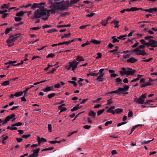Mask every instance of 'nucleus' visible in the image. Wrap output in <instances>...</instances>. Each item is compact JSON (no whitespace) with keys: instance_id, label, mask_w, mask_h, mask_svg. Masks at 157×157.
<instances>
[{"instance_id":"1","label":"nucleus","mask_w":157,"mask_h":157,"mask_svg":"<svg viewBox=\"0 0 157 157\" xmlns=\"http://www.w3.org/2000/svg\"><path fill=\"white\" fill-rule=\"evenodd\" d=\"M50 11L49 10L39 9H37L34 12V15L31 17L32 19L36 18H39L42 17H42V19L45 21L47 20L50 16Z\"/></svg>"},{"instance_id":"2","label":"nucleus","mask_w":157,"mask_h":157,"mask_svg":"<svg viewBox=\"0 0 157 157\" xmlns=\"http://www.w3.org/2000/svg\"><path fill=\"white\" fill-rule=\"evenodd\" d=\"M79 63L74 60L72 62H69V65L67 66L66 67V68L67 70L69 71L71 70V68H72V70L74 71V70L77 68V66Z\"/></svg>"},{"instance_id":"3","label":"nucleus","mask_w":157,"mask_h":157,"mask_svg":"<svg viewBox=\"0 0 157 157\" xmlns=\"http://www.w3.org/2000/svg\"><path fill=\"white\" fill-rule=\"evenodd\" d=\"M17 34H16L15 35H13L10 34L9 38L6 40L7 43L10 44L16 40L19 36H17Z\"/></svg>"},{"instance_id":"4","label":"nucleus","mask_w":157,"mask_h":157,"mask_svg":"<svg viewBox=\"0 0 157 157\" xmlns=\"http://www.w3.org/2000/svg\"><path fill=\"white\" fill-rule=\"evenodd\" d=\"M144 99H142L140 97L137 98L136 96H135V97L133 98V101L134 102L136 103L141 104H143V102L144 101Z\"/></svg>"},{"instance_id":"5","label":"nucleus","mask_w":157,"mask_h":157,"mask_svg":"<svg viewBox=\"0 0 157 157\" xmlns=\"http://www.w3.org/2000/svg\"><path fill=\"white\" fill-rule=\"evenodd\" d=\"M128 70L126 71L127 75H133L134 73L136 72V70L132 71V69L129 68H127Z\"/></svg>"},{"instance_id":"6","label":"nucleus","mask_w":157,"mask_h":157,"mask_svg":"<svg viewBox=\"0 0 157 157\" xmlns=\"http://www.w3.org/2000/svg\"><path fill=\"white\" fill-rule=\"evenodd\" d=\"M155 40L153 39H149V42L147 43V47L150 46L151 48H153L152 46H154L155 44Z\"/></svg>"},{"instance_id":"7","label":"nucleus","mask_w":157,"mask_h":157,"mask_svg":"<svg viewBox=\"0 0 157 157\" xmlns=\"http://www.w3.org/2000/svg\"><path fill=\"white\" fill-rule=\"evenodd\" d=\"M37 141L39 144L44 142H46L47 140L44 138L43 137L40 138L39 136L37 137Z\"/></svg>"},{"instance_id":"8","label":"nucleus","mask_w":157,"mask_h":157,"mask_svg":"<svg viewBox=\"0 0 157 157\" xmlns=\"http://www.w3.org/2000/svg\"><path fill=\"white\" fill-rule=\"evenodd\" d=\"M54 89V86H48L45 88H44L42 90L44 92H46L53 90Z\"/></svg>"},{"instance_id":"9","label":"nucleus","mask_w":157,"mask_h":157,"mask_svg":"<svg viewBox=\"0 0 157 157\" xmlns=\"http://www.w3.org/2000/svg\"><path fill=\"white\" fill-rule=\"evenodd\" d=\"M40 148H38L36 150L33 151V152L31 154L32 157H36L38 155V153L40 151Z\"/></svg>"},{"instance_id":"10","label":"nucleus","mask_w":157,"mask_h":157,"mask_svg":"<svg viewBox=\"0 0 157 157\" xmlns=\"http://www.w3.org/2000/svg\"><path fill=\"white\" fill-rule=\"evenodd\" d=\"M138 61V59L134 58V57H131L130 58L127 60V62L128 63H134Z\"/></svg>"},{"instance_id":"11","label":"nucleus","mask_w":157,"mask_h":157,"mask_svg":"<svg viewBox=\"0 0 157 157\" xmlns=\"http://www.w3.org/2000/svg\"><path fill=\"white\" fill-rule=\"evenodd\" d=\"M16 116V115L14 113L11 114L10 115L6 117V118L5 119V121H8L10 119L13 118Z\"/></svg>"},{"instance_id":"12","label":"nucleus","mask_w":157,"mask_h":157,"mask_svg":"<svg viewBox=\"0 0 157 157\" xmlns=\"http://www.w3.org/2000/svg\"><path fill=\"white\" fill-rule=\"evenodd\" d=\"M144 11L147 12H149L150 13H154V12L157 11V9H155V8H150L149 9H145L144 10Z\"/></svg>"},{"instance_id":"13","label":"nucleus","mask_w":157,"mask_h":157,"mask_svg":"<svg viewBox=\"0 0 157 157\" xmlns=\"http://www.w3.org/2000/svg\"><path fill=\"white\" fill-rule=\"evenodd\" d=\"M135 54L137 55H140L143 56L148 55L147 53L145 52L144 50H141V52L138 53H136Z\"/></svg>"},{"instance_id":"14","label":"nucleus","mask_w":157,"mask_h":157,"mask_svg":"<svg viewBox=\"0 0 157 157\" xmlns=\"http://www.w3.org/2000/svg\"><path fill=\"white\" fill-rule=\"evenodd\" d=\"M129 88V86H125L123 88L119 87V90L121 92L125 91L128 90Z\"/></svg>"},{"instance_id":"15","label":"nucleus","mask_w":157,"mask_h":157,"mask_svg":"<svg viewBox=\"0 0 157 157\" xmlns=\"http://www.w3.org/2000/svg\"><path fill=\"white\" fill-rule=\"evenodd\" d=\"M121 70L122 71H124V72H123L122 71H120L119 73H120L121 75L122 76H124V75H126V69L125 67H122L121 68Z\"/></svg>"},{"instance_id":"16","label":"nucleus","mask_w":157,"mask_h":157,"mask_svg":"<svg viewBox=\"0 0 157 157\" xmlns=\"http://www.w3.org/2000/svg\"><path fill=\"white\" fill-rule=\"evenodd\" d=\"M152 85V84L150 82H149V81L146 83H145L144 84H142L140 85V87L141 88L142 87H144L146 86H151Z\"/></svg>"},{"instance_id":"17","label":"nucleus","mask_w":157,"mask_h":157,"mask_svg":"<svg viewBox=\"0 0 157 157\" xmlns=\"http://www.w3.org/2000/svg\"><path fill=\"white\" fill-rule=\"evenodd\" d=\"M12 80L11 79H9L8 81H5L1 83V85L2 86H6L9 85L10 84V81Z\"/></svg>"},{"instance_id":"18","label":"nucleus","mask_w":157,"mask_h":157,"mask_svg":"<svg viewBox=\"0 0 157 157\" xmlns=\"http://www.w3.org/2000/svg\"><path fill=\"white\" fill-rule=\"evenodd\" d=\"M80 0H71L69 2V7L71 6V5L75 4L79 1Z\"/></svg>"},{"instance_id":"19","label":"nucleus","mask_w":157,"mask_h":157,"mask_svg":"<svg viewBox=\"0 0 157 157\" xmlns=\"http://www.w3.org/2000/svg\"><path fill=\"white\" fill-rule=\"evenodd\" d=\"M26 12H24L23 11H21L16 13V15L17 17H21Z\"/></svg>"},{"instance_id":"20","label":"nucleus","mask_w":157,"mask_h":157,"mask_svg":"<svg viewBox=\"0 0 157 157\" xmlns=\"http://www.w3.org/2000/svg\"><path fill=\"white\" fill-rule=\"evenodd\" d=\"M119 21H118L115 20H113L112 22H111V24L114 23L115 25V26L114 27L115 28H118L119 27L118 23Z\"/></svg>"},{"instance_id":"21","label":"nucleus","mask_w":157,"mask_h":157,"mask_svg":"<svg viewBox=\"0 0 157 157\" xmlns=\"http://www.w3.org/2000/svg\"><path fill=\"white\" fill-rule=\"evenodd\" d=\"M90 42L93 43L94 44L97 45L100 44L101 43V41L93 39L91 40V41H90Z\"/></svg>"},{"instance_id":"22","label":"nucleus","mask_w":157,"mask_h":157,"mask_svg":"<svg viewBox=\"0 0 157 157\" xmlns=\"http://www.w3.org/2000/svg\"><path fill=\"white\" fill-rule=\"evenodd\" d=\"M79 104H77L72 109H71V110L72 112H73L74 111L77 110L79 109Z\"/></svg>"},{"instance_id":"23","label":"nucleus","mask_w":157,"mask_h":157,"mask_svg":"<svg viewBox=\"0 0 157 157\" xmlns=\"http://www.w3.org/2000/svg\"><path fill=\"white\" fill-rule=\"evenodd\" d=\"M115 114H119L123 112V109L120 108H118L115 109L114 111Z\"/></svg>"},{"instance_id":"24","label":"nucleus","mask_w":157,"mask_h":157,"mask_svg":"<svg viewBox=\"0 0 157 157\" xmlns=\"http://www.w3.org/2000/svg\"><path fill=\"white\" fill-rule=\"evenodd\" d=\"M10 7V3L7 4H4L2 6H1V9H4V8H6L8 9Z\"/></svg>"},{"instance_id":"25","label":"nucleus","mask_w":157,"mask_h":157,"mask_svg":"<svg viewBox=\"0 0 157 157\" xmlns=\"http://www.w3.org/2000/svg\"><path fill=\"white\" fill-rule=\"evenodd\" d=\"M39 4L36 3H34L33 5H32L31 8L34 9L37 8H40V6H39Z\"/></svg>"},{"instance_id":"26","label":"nucleus","mask_w":157,"mask_h":157,"mask_svg":"<svg viewBox=\"0 0 157 157\" xmlns=\"http://www.w3.org/2000/svg\"><path fill=\"white\" fill-rule=\"evenodd\" d=\"M23 94V92L22 91H19L18 92H16L14 94V95L16 97H19L21 96Z\"/></svg>"},{"instance_id":"27","label":"nucleus","mask_w":157,"mask_h":157,"mask_svg":"<svg viewBox=\"0 0 157 157\" xmlns=\"http://www.w3.org/2000/svg\"><path fill=\"white\" fill-rule=\"evenodd\" d=\"M96 115V113L93 111H91L89 113L88 115L93 117H95Z\"/></svg>"},{"instance_id":"28","label":"nucleus","mask_w":157,"mask_h":157,"mask_svg":"<svg viewBox=\"0 0 157 157\" xmlns=\"http://www.w3.org/2000/svg\"><path fill=\"white\" fill-rule=\"evenodd\" d=\"M71 26V24L65 25H59L57 26V28H62L63 27H70Z\"/></svg>"},{"instance_id":"29","label":"nucleus","mask_w":157,"mask_h":157,"mask_svg":"<svg viewBox=\"0 0 157 157\" xmlns=\"http://www.w3.org/2000/svg\"><path fill=\"white\" fill-rule=\"evenodd\" d=\"M115 48H116L115 49L109 51H108V52L110 53H113V54H115V52L118 51L117 49L118 48V47L117 46H115Z\"/></svg>"},{"instance_id":"30","label":"nucleus","mask_w":157,"mask_h":157,"mask_svg":"<svg viewBox=\"0 0 157 157\" xmlns=\"http://www.w3.org/2000/svg\"><path fill=\"white\" fill-rule=\"evenodd\" d=\"M142 75H138V77L132 80L131 81V82H136V81L138 80H139V79L142 77Z\"/></svg>"},{"instance_id":"31","label":"nucleus","mask_w":157,"mask_h":157,"mask_svg":"<svg viewBox=\"0 0 157 157\" xmlns=\"http://www.w3.org/2000/svg\"><path fill=\"white\" fill-rule=\"evenodd\" d=\"M76 60L77 61H79V62L84 61V59L83 58L82 56H77V58L76 59Z\"/></svg>"},{"instance_id":"32","label":"nucleus","mask_w":157,"mask_h":157,"mask_svg":"<svg viewBox=\"0 0 157 157\" xmlns=\"http://www.w3.org/2000/svg\"><path fill=\"white\" fill-rule=\"evenodd\" d=\"M12 28H7L5 32V34H7L9 33L10 31H12Z\"/></svg>"},{"instance_id":"33","label":"nucleus","mask_w":157,"mask_h":157,"mask_svg":"<svg viewBox=\"0 0 157 157\" xmlns=\"http://www.w3.org/2000/svg\"><path fill=\"white\" fill-rule=\"evenodd\" d=\"M61 142H62L61 141H56V140L52 141H48V142L49 143L52 144H55L56 143L59 144L60 143H61Z\"/></svg>"},{"instance_id":"34","label":"nucleus","mask_w":157,"mask_h":157,"mask_svg":"<svg viewBox=\"0 0 157 157\" xmlns=\"http://www.w3.org/2000/svg\"><path fill=\"white\" fill-rule=\"evenodd\" d=\"M56 94L55 93H52L48 95V97L49 99H51L52 97H54L56 95Z\"/></svg>"},{"instance_id":"35","label":"nucleus","mask_w":157,"mask_h":157,"mask_svg":"<svg viewBox=\"0 0 157 157\" xmlns=\"http://www.w3.org/2000/svg\"><path fill=\"white\" fill-rule=\"evenodd\" d=\"M22 123L20 122H18L17 123L15 124H12L11 125V126L12 127H15V126H21V125H22Z\"/></svg>"},{"instance_id":"36","label":"nucleus","mask_w":157,"mask_h":157,"mask_svg":"<svg viewBox=\"0 0 157 157\" xmlns=\"http://www.w3.org/2000/svg\"><path fill=\"white\" fill-rule=\"evenodd\" d=\"M140 42L143 45H146L147 47V43L144 40H140Z\"/></svg>"},{"instance_id":"37","label":"nucleus","mask_w":157,"mask_h":157,"mask_svg":"<svg viewBox=\"0 0 157 157\" xmlns=\"http://www.w3.org/2000/svg\"><path fill=\"white\" fill-rule=\"evenodd\" d=\"M70 14L69 12H66L60 13V15L62 17H64L66 15H68Z\"/></svg>"},{"instance_id":"38","label":"nucleus","mask_w":157,"mask_h":157,"mask_svg":"<svg viewBox=\"0 0 157 157\" xmlns=\"http://www.w3.org/2000/svg\"><path fill=\"white\" fill-rule=\"evenodd\" d=\"M7 129H10L11 130H17V128L16 127H11L10 126H8L7 127Z\"/></svg>"},{"instance_id":"39","label":"nucleus","mask_w":157,"mask_h":157,"mask_svg":"<svg viewBox=\"0 0 157 157\" xmlns=\"http://www.w3.org/2000/svg\"><path fill=\"white\" fill-rule=\"evenodd\" d=\"M105 109H103L101 110L98 111L97 112V115L98 116H99L104 111Z\"/></svg>"},{"instance_id":"40","label":"nucleus","mask_w":157,"mask_h":157,"mask_svg":"<svg viewBox=\"0 0 157 157\" xmlns=\"http://www.w3.org/2000/svg\"><path fill=\"white\" fill-rule=\"evenodd\" d=\"M154 139L153 138L152 140H149L148 141H144L142 143V144H149L150 142L152 141Z\"/></svg>"},{"instance_id":"41","label":"nucleus","mask_w":157,"mask_h":157,"mask_svg":"<svg viewBox=\"0 0 157 157\" xmlns=\"http://www.w3.org/2000/svg\"><path fill=\"white\" fill-rule=\"evenodd\" d=\"M59 66H57L56 68H53L52 70L49 72L48 73V74H52L56 70V69L58 68Z\"/></svg>"},{"instance_id":"42","label":"nucleus","mask_w":157,"mask_h":157,"mask_svg":"<svg viewBox=\"0 0 157 157\" xmlns=\"http://www.w3.org/2000/svg\"><path fill=\"white\" fill-rule=\"evenodd\" d=\"M114 110H113L110 107L108 109L107 111V112L108 113H112L113 115L115 114V113L114 112Z\"/></svg>"},{"instance_id":"43","label":"nucleus","mask_w":157,"mask_h":157,"mask_svg":"<svg viewBox=\"0 0 157 157\" xmlns=\"http://www.w3.org/2000/svg\"><path fill=\"white\" fill-rule=\"evenodd\" d=\"M153 101L151 100H147V101H146L143 102V104L147 105V104H149L150 102H152Z\"/></svg>"},{"instance_id":"44","label":"nucleus","mask_w":157,"mask_h":157,"mask_svg":"<svg viewBox=\"0 0 157 157\" xmlns=\"http://www.w3.org/2000/svg\"><path fill=\"white\" fill-rule=\"evenodd\" d=\"M48 131L49 132H52V125L50 124H48Z\"/></svg>"},{"instance_id":"45","label":"nucleus","mask_w":157,"mask_h":157,"mask_svg":"<svg viewBox=\"0 0 157 157\" xmlns=\"http://www.w3.org/2000/svg\"><path fill=\"white\" fill-rule=\"evenodd\" d=\"M69 42H68V41H64L62 43H59V45H61L64 44L68 45L69 44Z\"/></svg>"},{"instance_id":"46","label":"nucleus","mask_w":157,"mask_h":157,"mask_svg":"<svg viewBox=\"0 0 157 157\" xmlns=\"http://www.w3.org/2000/svg\"><path fill=\"white\" fill-rule=\"evenodd\" d=\"M22 19V18L20 17H15L14 18L15 21L17 22H19L21 21Z\"/></svg>"},{"instance_id":"47","label":"nucleus","mask_w":157,"mask_h":157,"mask_svg":"<svg viewBox=\"0 0 157 157\" xmlns=\"http://www.w3.org/2000/svg\"><path fill=\"white\" fill-rule=\"evenodd\" d=\"M41 28V27H39V26L36 27H33V28H31L30 29V30H37L39 29H40Z\"/></svg>"},{"instance_id":"48","label":"nucleus","mask_w":157,"mask_h":157,"mask_svg":"<svg viewBox=\"0 0 157 157\" xmlns=\"http://www.w3.org/2000/svg\"><path fill=\"white\" fill-rule=\"evenodd\" d=\"M78 132V131H74L72 132H69V134L67 136V137H69L71 136L74 133H76Z\"/></svg>"},{"instance_id":"49","label":"nucleus","mask_w":157,"mask_h":157,"mask_svg":"<svg viewBox=\"0 0 157 157\" xmlns=\"http://www.w3.org/2000/svg\"><path fill=\"white\" fill-rule=\"evenodd\" d=\"M55 54L53 53H50L48 55V56H47V58H49V57H51V58H53L55 56Z\"/></svg>"},{"instance_id":"50","label":"nucleus","mask_w":157,"mask_h":157,"mask_svg":"<svg viewBox=\"0 0 157 157\" xmlns=\"http://www.w3.org/2000/svg\"><path fill=\"white\" fill-rule=\"evenodd\" d=\"M26 95V94H24V96L21 98V99L22 101H26V99L25 98V97Z\"/></svg>"},{"instance_id":"51","label":"nucleus","mask_w":157,"mask_h":157,"mask_svg":"<svg viewBox=\"0 0 157 157\" xmlns=\"http://www.w3.org/2000/svg\"><path fill=\"white\" fill-rule=\"evenodd\" d=\"M98 56L96 57V59H98L102 57L101 53L100 52H98L97 53Z\"/></svg>"},{"instance_id":"52","label":"nucleus","mask_w":157,"mask_h":157,"mask_svg":"<svg viewBox=\"0 0 157 157\" xmlns=\"http://www.w3.org/2000/svg\"><path fill=\"white\" fill-rule=\"evenodd\" d=\"M38 4H39V6H41V7H40V8L39 9H41L42 8V9H44V7L42 6H44L45 4V3L44 2H42L40 3H39Z\"/></svg>"},{"instance_id":"53","label":"nucleus","mask_w":157,"mask_h":157,"mask_svg":"<svg viewBox=\"0 0 157 157\" xmlns=\"http://www.w3.org/2000/svg\"><path fill=\"white\" fill-rule=\"evenodd\" d=\"M30 136L31 135L30 134L28 135H24L22 136V137L24 138L27 139L30 137Z\"/></svg>"},{"instance_id":"54","label":"nucleus","mask_w":157,"mask_h":157,"mask_svg":"<svg viewBox=\"0 0 157 157\" xmlns=\"http://www.w3.org/2000/svg\"><path fill=\"white\" fill-rule=\"evenodd\" d=\"M89 73H90L91 76H96L98 75V74L93 72L91 71H89Z\"/></svg>"},{"instance_id":"55","label":"nucleus","mask_w":157,"mask_h":157,"mask_svg":"<svg viewBox=\"0 0 157 157\" xmlns=\"http://www.w3.org/2000/svg\"><path fill=\"white\" fill-rule=\"evenodd\" d=\"M114 94H117L118 95H120L121 94V91L119 90V88L118 90H117L115 91H114Z\"/></svg>"},{"instance_id":"56","label":"nucleus","mask_w":157,"mask_h":157,"mask_svg":"<svg viewBox=\"0 0 157 157\" xmlns=\"http://www.w3.org/2000/svg\"><path fill=\"white\" fill-rule=\"evenodd\" d=\"M90 25H82L79 27V28L81 29H85L86 28V27Z\"/></svg>"},{"instance_id":"57","label":"nucleus","mask_w":157,"mask_h":157,"mask_svg":"<svg viewBox=\"0 0 157 157\" xmlns=\"http://www.w3.org/2000/svg\"><path fill=\"white\" fill-rule=\"evenodd\" d=\"M114 46V45L110 43H109L108 45V48L110 49H112Z\"/></svg>"},{"instance_id":"58","label":"nucleus","mask_w":157,"mask_h":157,"mask_svg":"<svg viewBox=\"0 0 157 157\" xmlns=\"http://www.w3.org/2000/svg\"><path fill=\"white\" fill-rule=\"evenodd\" d=\"M95 14V13L94 12H92L90 13V14H88L86 15V17H92L94 14Z\"/></svg>"},{"instance_id":"59","label":"nucleus","mask_w":157,"mask_h":157,"mask_svg":"<svg viewBox=\"0 0 157 157\" xmlns=\"http://www.w3.org/2000/svg\"><path fill=\"white\" fill-rule=\"evenodd\" d=\"M133 115V113L132 111H129L128 113V117H131Z\"/></svg>"},{"instance_id":"60","label":"nucleus","mask_w":157,"mask_h":157,"mask_svg":"<svg viewBox=\"0 0 157 157\" xmlns=\"http://www.w3.org/2000/svg\"><path fill=\"white\" fill-rule=\"evenodd\" d=\"M130 9L131 11H135L137 10V8L136 7H132Z\"/></svg>"},{"instance_id":"61","label":"nucleus","mask_w":157,"mask_h":157,"mask_svg":"<svg viewBox=\"0 0 157 157\" xmlns=\"http://www.w3.org/2000/svg\"><path fill=\"white\" fill-rule=\"evenodd\" d=\"M120 36L121 39H122L123 40H124L125 39L126 37L127 36V35H121Z\"/></svg>"},{"instance_id":"62","label":"nucleus","mask_w":157,"mask_h":157,"mask_svg":"<svg viewBox=\"0 0 157 157\" xmlns=\"http://www.w3.org/2000/svg\"><path fill=\"white\" fill-rule=\"evenodd\" d=\"M48 66L46 68L44 69V71H48V70L50 68V67H52L53 66L52 65H50L49 64H48Z\"/></svg>"},{"instance_id":"63","label":"nucleus","mask_w":157,"mask_h":157,"mask_svg":"<svg viewBox=\"0 0 157 157\" xmlns=\"http://www.w3.org/2000/svg\"><path fill=\"white\" fill-rule=\"evenodd\" d=\"M130 56V55L129 54H127L126 55H124L123 56V57L124 59H126L127 58H128Z\"/></svg>"},{"instance_id":"64","label":"nucleus","mask_w":157,"mask_h":157,"mask_svg":"<svg viewBox=\"0 0 157 157\" xmlns=\"http://www.w3.org/2000/svg\"><path fill=\"white\" fill-rule=\"evenodd\" d=\"M54 86L56 88H59L61 87L59 83L55 84Z\"/></svg>"}]
</instances>
